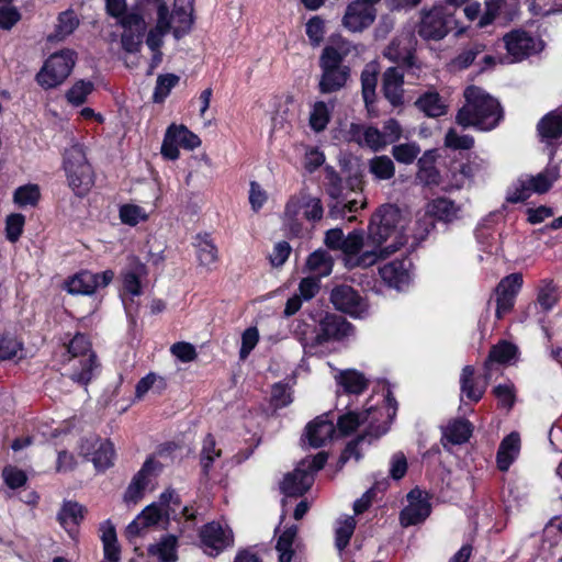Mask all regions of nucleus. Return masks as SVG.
<instances>
[{
  "label": "nucleus",
  "instance_id": "1",
  "mask_svg": "<svg viewBox=\"0 0 562 562\" xmlns=\"http://www.w3.org/2000/svg\"><path fill=\"white\" fill-rule=\"evenodd\" d=\"M518 347L515 344L502 339L491 347L483 362L481 375H475V368L473 366H464L460 374V391L462 395L472 403H479L483 398L494 372L502 373V367L515 360L518 357Z\"/></svg>",
  "mask_w": 562,
  "mask_h": 562
},
{
  "label": "nucleus",
  "instance_id": "2",
  "mask_svg": "<svg viewBox=\"0 0 562 562\" xmlns=\"http://www.w3.org/2000/svg\"><path fill=\"white\" fill-rule=\"evenodd\" d=\"M465 103L456 114V123L463 128L492 131L504 117L499 101L479 86H469L463 93Z\"/></svg>",
  "mask_w": 562,
  "mask_h": 562
},
{
  "label": "nucleus",
  "instance_id": "3",
  "mask_svg": "<svg viewBox=\"0 0 562 562\" xmlns=\"http://www.w3.org/2000/svg\"><path fill=\"white\" fill-rule=\"evenodd\" d=\"M350 52L351 45L348 40L340 34L330 35L329 44L323 48L318 59L321 68L318 91L322 94L338 92L347 86L351 77V68L344 61Z\"/></svg>",
  "mask_w": 562,
  "mask_h": 562
},
{
  "label": "nucleus",
  "instance_id": "4",
  "mask_svg": "<svg viewBox=\"0 0 562 562\" xmlns=\"http://www.w3.org/2000/svg\"><path fill=\"white\" fill-rule=\"evenodd\" d=\"M193 1L175 0L171 12L166 3H160L157 7L156 25L149 30L146 38V45L150 50L160 49L164 44V37L168 32H172L175 38L180 40L191 31L193 24Z\"/></svg>",
  "mask_w": 562,
  "mask_h": 562
},
{
  "label": "nucleus",
  "instance_id": "5",
  "mask_svg": "<svg viewBox=\"0 0 562 562\" xmlns=\"http://www.w3.org/2000/svg\"><path fill=\"white\" fill-rule=\"evenodd\" d=\"M67 353L70 366L69 379L80 385H87L99 368L97 355L88 337L76 334L67 345Z\"/></svg>",
  "mask_w": 562,
  "mask_h": 562
},
{
  "label": "nucleus",
  "instance_id": "6",
  "mask_svg": "<svg viewBox=\"0 0 562 562\" xmlns=\"http://www.w3.org/2000/svg\"><path fill=\"white\" fill-rule=\"evenodd\" d=\"M401 221V211L392 204H383L371 215L368 225L367 246L374 249L391 250L396 246V251L404 245L403 241H394L383 247V244L397 233V226Z\"/></svg>",
  "mask_w": 562,
  "mask_h": 562
},
{
  "label": "nucleus",
  "instance_id": "7",
  "mask_svg": "<svg viewBox=\"0 0 562 562\" xmlns=\"http://www.w3.org/2000/svg\"><path fill=\"white\" fill-rule=\"evenodd\" d=\"M366 245L367 239L364 240V233L362 229H353L344 237L340 250L345 256L346 266L349 269L369 268L375 265L379 260L385 259L396 251V246H393L391 250H378L370 247L371 249L362 251V248Z\"/></svg>",
  "mask_w": 562,
  "mask_h": 562
},
{
  "label": "nucleus",
  "instance_id": "8",
  "mask_svg": "<svg viewBox=\"0 0 562 562\" xmlns=\"http://www.w3.org/2000/svg\"><path fill=\"white\" fill-rule=\"evenodd\" d=\"M64 168L70 188L78 195L86 194L93 184V171L82 145L74 144L66 150Z\"/></svg>",
  "mask_w": 562,
  "mask_h": 562
},
{
  "label": "nucleus",
  "instance_id": "9",
  "mask_svg": "<svg viewBox=\"0 0 562 562\" xmlns=\"http://www.w3.org/2000/svg\"><path fill=\"white\" fill-rule=\"evenodd\" d=\"M384 57L407 75L419 77L423 64L417 56V40L414 34L406 33L394 37L383 52Z\"/></svg>",
  "mask_w": 562,
  "mask_h": 562
},
{
  "label": "nucleus",
  "instance_id": "10",
  "mask_svg": "<svg viewBox=\"0 0 562 562\" xmlns=\"http://www.w3.org/2000/svg\"><path fill=\"white\" fill-rule=\"evenodd\" d=\"M75 63L76 53L71 49L52 54L36 76L38 85L44 89L59 86L70 75Z\"/></svg>",
  "mask_w": 562,
  "mask_h": 562
},
{
  "label": "nucleus",
  "instance_id": "11",
  "mask_svg": "<svg viewBox=\"0 0 562 562\" xmlns=\"http://www.w3.org/2000/svg\"><path fill=\"white\" fill-rule=\"evenodd\" d=\"M452 14L443 5H434L420 11V20L416 26L417 34L424 41H441L451 31Z\"/></svg>",
  "mask_w": 562,
  "mask_h": 562
},
{
  "label": "nucleus",
  "instance_id": "12",
  "mask_svg": "<svg viewBox=\"0 0 562 562\" xmlns=\"http://www.w3.org/2000/svg\"><path fill=\"white\" fill-rule=\"evenodd\" d=\"M353 326L344 316L325 313L318 321V331L304 348L314 349L329 341H340L351 335Z\"/></svg>",
  "mask_w": 562,
  "mask_h": 562
},
{
  "label": "nucleus",
  "instance_id": "13",
  "mask_svg": "<svg viewBox=\"0 0 562 562\" xmlns=\"http://www.w3.org/2000/svg\"><path fill=\"white\" fill-rule=\"evenodd\" d=\"M329 301L335 310L353 318L362 317L368 311V304L359 291L346 283L336 284L331 289Z\"/></svg>",
  "mask_w": 562,
  "mask_h": 562
},
{
  "label": "nucleus",
  "instance_id": "14",
  "mask_svg": "<svg viewBox=\"0 0 562 562\" xmlns=\"http://www.w3.org/2000/svg\"><path fill=\"white\" fill-rule=\"evenodd\" d=\"M503 41L513 61H521L544 48V42L541 38H536L521 29L508 32L504 35Z\"/></svg>",
  "mask_w": 562,
  "mask_h": 562
},
{
  "label": "nucleus",
  "instance_id": "15",
  "mask_svg": "<svg viewBox=\"0 0 562 562\" xmlns=\"http://www.w3.org/2000/svg\"><path fill=\"white\" fill-rule=\"evenodd\" d=\"M200 546L210 557H216L233 544L232 530L220 522L211 521L199 532Z\"/></svg>",
  "mask_w": 562,
  "mask_h": 562
},
{
  "label": "nucleus",
  "instance_id": "16",
  "mask_svg": "<svg viewBox=\"0 0 562 562\" xmlns=\"http://www.w3.org/2000/svg\"><path fill=\"white\" fill-rule=\"evenodd\" d=\"M201 144L200 138L184 125H170L165 134L161 145V154L169 160L179 157V147L194 149Z\"/></svg>",
  "mask_w": 562,
  "mask_h": 562
},
{
  "label": "nucleus",
  "instance_id": "17",
  "mask_svg": "<svg viewBox=\"0 0 562 562\" xmlns=\"http://www.w3.org/2000/svg\"><path fill=\"white\" fill-rule=\"evenodd\" d=\"M524 284L522 274L519 272L510 273L504 277L495 288L496 311L495 316L502 319L512 312L515 306L516 296Z\"/></svg>",
  "mask_w": 562,
  "mask_h": 562
},
{
  "label": "nucleus",
  "instance_id": "18",
  "mask_svg": "<svg viewBox=\"0 0 562 562\" xmlns=\"http://www.w3.org/2000/svg\"><path fill=\"white\" fill-rule=\"evenodd\" d=\"M476 155L471 151H458L446 155L445 166L457 188L463 187L467 180L473 179L477 170Z\"/></svg>",
  "mask_w": 562,
  "mask_h": 562
},
{
  "label": "nucleus",
  "instance_id": "19",
  "mask_svg": "<svg viewBox=\"0 0 562 562\" xmlns=\"http://www.w3.org/2000/svg\"><path fill=\"white\" fill-rule=\"evenodd\" d=\"M408 505L400 513L403 527L416 526L424 522L431 514V505L424 492L418 487L407 494Z\"/></svg>",
  "mask_w": 562,
  "mask_h": 562
},
{
  "label": "nucleus",
  "instance_id": "20",
  "mask_svg": "<svg viewBox=\"0 0 562 562\" xmlns=\"http://www.w3.org/2000/svg\"><path fill=\"white\" fill-rule=\"evenodd\" d=\"M80 453L86 457L92 456L91 461L98 471H104L112 467L115 459L113 443L95 437L82 439Z\"/></svg>",
  "mask_w": 562,
  "mask_h": 562
},
{
  "label": "nucleus",
  "instance_id": "21",
  "mask_svg": "<svg viewBox=\"0 0 562 562\" xmlns=\"http://www.w3.org/2000/svg\"><path fill=\"white\" fill-rule=\"evenodd\" d=\"M114 278L112 270H105L101 273L81 271L75 274L67 282V290L71 294H92L98 288H104L110 284Z\"/></svg>",
  "mask_w": 562,
  "mask_h": 562
},
{
  "label": "nucleus",
  "instance_id": "22",
  "mask_svg": "<svg viewBox=\"0 0 562 562\" xmlns=\"http://www.w3.org/2000/svg\"><path fill=\"white\" fill-rule=\"evenodd\" d=\"M376 13L375 7L353 0L346 8L342 25L351 32H362L373 24Z\"/></svg>",
  "mask_w": 562,
  "mask_h": 562
},
{
  "label": "nucleus",
  "instance_id": "23",
  "mask_svg": "<svg viewBox=\"0 0 562 562\" xmlns=\"http://www.w3.org/2000/svg\"><path fill=\"white\" fill-rule=\"evenodd\" d=\"M413 262L408 256H404L401 259H394L389 263H385L380 268L379 272L381 279L391 288L397 290L408 285L411 281L409 270Z\"/></svg>",
  "mask_w": 562,
  "mask_h": 562
},
{
  "label": "nucleus",
  "instance_id": "24",
  "mask_svg": "<svg viewBox=\"0 0 562 562\" xmlns=\"http://www.w3.org/2000/svg\"><path fill=\"white\" fill-rule=\"evenodd\" d=\"M304 465L305 461H302L292 472L284 475L280 490L285 496H303L313 485L314 477Z\"/></svg>",
  "mask_w": 562,
  "mask_h": 562
},
{
  "label": "nucleus",
  "instance_id": "25",
  "mask_svg": "<svg viewBox=\"0 0 562 562\" xmlns=\"http://www.w3.org/2000/svg\"><path fill=\"white\" fill-rule=\"evenodd\" d=\"M105 5L108 13L117 19L123 29L146 30L144 18L136 11H127L125 0H105Z\"/></svg>",
  "mask_w": 562,
  "mask_h": 562
},
{
  "label": "nucleus",
  "instance_id": "26",
  "mask_svg": "<svg viewBox=\"0 0 562 562\" xmlns=\"http://www.w3.org/2000/svg\"><path fill=\"white\" fill-rule=\"evenodd\" d=\"M157 468L158 464L151 458L144 462L142 469L135 474L124 494V501L126 503L135 504L143 497L149 484V475L153 474Z\"/></svg>",
  "mask_w": 562,
  "mask_h": 562
},
{
  "label": "nucleus",
  "instance_id": "27",
  "mask_svg": "<svg viewBox=\"0 0 562 562\" xmlns=\"http://www.w3.org/2000/svg\"><path fill=\"white\" fill-rule=\"evenodd\" d=\"M520 452V436L513 431L501 441L496 452V467L501 472H507Z\"/></svg>",
  "mask_w": 562,
  "mask_h": 562
},
{
  "label": "nucleus",
  "instance_id": "28",
  "mask_svg": "<svg viewBox=\"0 0 562 562\" xmlns=\"http://www.w3.org/2000/svg\"><path fill=\"white\" fill-rule=\"evenodd\" d=\"M335 432L333 420L328 418V414L317 416L306 426V438L308 445L313 448H321L326 440L331 439Z\"/></svg>",
  "mask_w": 562,
  "mask_h": 562
},
{
  "label": "nucleus",
  "instance_id": "29",
  "mask_svg": "<svg viewBox=\"0 0 562 562\" xmlns=\"http://www.w3.org/2000/svg\"><path fill=\"white\" fill-rule=\"evenodd\" d=\"M164 516L165 513L158 504L148 505L128 524L125 531L126 537L132 539L139 536L144 529L157 525Z\"/></svg>",
  "mask_w": 562,
  "mask_h": 562
},
{
  "label": "nucleus",
  "instance_id": "30",
  "mask_svg": "<svg viewBox=\"0 0 562 562\" xmlns=\"http://www.w3.org/2000/svg\"><path fill=\"white\" fill-rule=\"evenodd\" d=\"M437 158V149H429L417 160L418 170L416 178L424 186H439L441 182L440 171L436 167Z\"/></svg>",
  "mask_w": 562,
  "mask_h": 562
},
{
  "label": "nucleus",
  "instance_id": "31",
  "mask_svg": "<svg viewBox=\"0 0 562 562\" xmlns=\"http://www.w3.org/2000/svg\"><path fill=\"white\" fill-rule=\"evenodd\" d=\"M146 274V266L137 258H131L127 267L122 272L124 292L132 296H139L142 294L140 280Z\"/></svg>",
  "mask_w": 562,
  "mask_h": 562
},
{
  "label": "nucleus",
  "instance_id": "32",
  "mask_svg": "<svg viewBox=\"0 0 562 562\" xmlns=\"http://www.w3.org/2000/svg\"><path fill=\"white\" fill-rule=\"evenodd\" d=\"M460 207L449 198L438 196L427 203L426 214L435 221L451 223L458 217Z\"/></svg>",
  "mask_w": 562,
  "mask_h": 562
},
{
  "label": "nucleus",
  "instance_id": "33",
  "mask_svg": "<svg viewBox=\"0 0 562 562\" xmlns=\"http://www.w3.org/2000/svg\"><path fill=\"white\" fill-rule=\"evenodd\" d=\"M178 538L175 535H165L156 543L148 547V554L159 562H176L178 559Z\"/></svg>",
  "mask_w": 562,
  "mask_h": 562
},
{
  "label": "nucleus",
  "instance_id": "34",
  "mask_svg": "<svg viewBox=\"0 0 562 562\" xmlns=\"http://www.w3.org/2000/svg\"><path fill=\"white\" fill-rule=\"evenodd\" d=\"M85 507L76 502H65L57 515V519L63 528L74 537L76 528L83 519Z\"/></svg>",
  "mask_w": 562,
  "mask_h": 562
},
{
  "label": "nucleus",
  "instance_id": "35",
  "mask_svg": "<svg viewBox=\"0 0 562 562\" xmlns=\"http://www.w3.org/2000/svg\"><path fill=\"white\" fill-rule=\"evenodd\" d=\"M537 132L542 140L560 138L562 136V110L544 114L537 124Z\"/></svg>",
  "mask_w": 562,
  "mask_h": 562
},
{
  "label": "nucleus",
  "instance_id": "36",
  "mask_svg": "<svg viewBox=\"0 0 562 562\" xmlns=\"http://www.w3.org/2000/svg\"><path fill=\"white\" fill-rule=\"evenodd\" d=\"M473 429V424L469 419L454 418L446 426L443 437L452 445H462L472 437Z\"/></svg>",
  "mask_w": 562,
  "mask_h": 562
},
{
  "label": "nucleus",
  "instance_id": "37",
  "mask_svg": "<svg viewBox=\"0 0 562 562\" xmlns=\"http://www.w3.org/2000/svg\"><path fill=\"white\" fill-rule=\"evenodd\" d=\"M560 178V168L558 165H548L544 170L536 176H529L528 182L532 193L543 194L550 191L553 183Z\"/></svg>",
  "mask_w": 562,
  "mask_h": 562
},
{
  "label": "nucleus",
  "instance_id": "38",
  "mask_svg": "<svg viewBox=\"0 0 562 562\" xmlns=\"http://www.w3.org/2000/svg\"><path fill=\"white\" fill-rule=\"evenodd\" d=\"M416 108L428 117H439L446 114V105L437 91H426L415 101Z\"/></svg>",
  "mask_w": 562,
  "mask_h": 562
},
{
  "label": "nucleus",
  "instance_id": "39",
  "mask_svg": "<svg viewBox=\"0 0 562 562\" xmlns=\"http://www.w3.org/2000/svg\"><path fill=\"white\" fill-rule=\"evenodd\" d=\"M337 382L344 387L346 393L356 395L363 393L369 386V381L366 379L364 374L355 369L341 371L337 378Z\"/></svg>",
  "mask_w": 562,
  "mask_h": 562
},
{
  "label": "nucleus",
  "instance_id": "40",
  "mask_svg": "<svg viewBox=\"0 0 562 562\" xmlns=\"http://www.w3.org/2000/svg\"><path fill=\"white\" fill-rule=\"evenodd\" d=\"M334 259L327 250L317 249L310 254L306 268L316 274V278L327 277L331 273Z\"/></svg>",
  "mask_w": 562,
  "mask_h": 562
},
{
  "label": "nucleus",
  "instance_id": "41",
  "mask_svg": "<svg viewBox=\"0 0 562 562\" xmlns=\"http://www.w3.org/2000/svg\"><path fill=\"white\" fill-rule=\"evenodd\" d=\"M376 408L370 407L362 413L348 412L338 417L337 427L341 435L349 436L355 432L358 427L370 418L372 413H375Z\"/></svg>",
  "mask_w": 562,
  "mask_h": 562
},
{
  "label": "nucleus",
  "instance_id": "42",
  "mask_svg": "<svg viewBox=\"0 0 562 562\" xmlns=\"http://www.w3.org/2000/svg\"><path fill=\"white\" fill-rule=\"evenodd\" d=\"M559 302V291L553 280L543 279L537 293V304L543 313L550 312Z\"/></svg>",
  "mask_w": 562,
  "mask_h": 562
},
{
  "label": "nucleus",
  "instance_id": "43",
  "mask_svg": "<svg viewBox=\"0 0 562 562\" xmlns=\"http://www.w3.org/2000/svg\"><path fill=\"white\" fill-rule=\"evenodd\" d=\"M491 393L496 398L498 408L507 412L514 408L517 401V390L512 381L495 385Z\"/></svg>",
  "mask_w": 562,
  "mask_h": 562
},
{
  "label": "nucleus",
  "instance_id": "44",
  "mask_svg": "<svg viewBox=\"0 0 562 562\" xmlns=\"http://www.w3.org/2000/svg\"><path fill=\"white\" fill-rule=\"evenodd\" d=\"M369 171L376 180H390L395 175V165L386 155L374 156L369 160Z\"/></svg>",
  "mask_w": 562,
  "mask_h": 562
},
{
  "label": "nucleus",
  "instance_id": "45",
  "mask_svg": "<svg viewBox=\"0 0 562 562\" xmlns=\"http://www.w3.org/2000/svg\"><path fill=\"white\" fill-rule=\"evenodd\" d=\"M195 247L200 265L211 268L217 260V249L209 235H199Z\"/></svg>",
  "mask_w": 562,
  "mask_h": 562
},
{
  "label": "nucleus",
  "instance_id": "46",
  "mask_svg": "<svg viewBox=\"0 0 562 562\" xmlns=\"http://www.w3.org/2000/svg\"><path fill=\"white\" fill-rule=\"evenodd\" d=\"M474 137L471 135H459L454 128H449L445 135V146L448 154L458 151H470L474 147Z\"/></svg>",
  "mask_w": 562,
  "mask_h": 562
},
{
  "label": "nucleus",
  "instance_id": "47",
  "mask_svg": "<svg viewBox=\"0 0 562 562\" xmlns=\"http://www.w3.org/2000/svg\"><path fill=\"white\" fill-rule=\"evenodd\" d=\"M325 189L331 200H340L345 195V181L331 166L325 167Z\"/></svg>",
  "mask_w": 562,
  "mask_h": 562
},
{
  "label": "nucleus",
  "instance_id": "48",
  "mask_svg": "<svg viewBox=\"0 0 562 562\" xmlns=\"http://www.w3.org/2000/svg\"><path fill=\"white\" fill-rule=\"evenodd\" d=\"M330 121V110L324 101H316L310 114V126L316 132H323Z\"/></svg>",
  "mask_w": 562,
  "mask_h": 562
},
{
  "label": "nucleus",
  "instance_id": "49",
  "mask_svg": "<svg viewBox=\"0 0 562 562\" xmlns=\"http://www.w3.org/2000/svg\"><path fill=\"white\" fill-rule=\"evenodd\" d=\"M357 526V521L352 516H348L342 521H339L338 527L335 529V546L339 551H344L352 538Z\"/></svg>",
  "mask_w": 562,
  "mask_h": 562
},
{
  "label": "nucleus",
  "instance_id": "50",
  "mask_svg": "<svg viewBox=\"0 0 562 562\" xmlns=\"http://www.w3.org/2000/svg\"><path fill=\"white\" fill-rule=\"evenodd\" d=\"M79 25V21L72 11L61 12L58 16L55 33L49 36V40H64L70 35Z\"/></svg>",
  "mask_w": 562,
  "mask_h": 562
},
{
  "label": "nucleus",
  "instance_id": "51",
  "mask_svg": "<svg viewBox=\"0 0 562 562\" xmlns=\"http://www.w3.org/2000/svg\"><path fill=\"white\" fill-rule=\"evenodd\" d=\"M532 194L528 179L518 178L506 191V202L510 204L524 203Z\"/></svg>",
  "mask_w": 562,
  "mask_h": 562
},
{
  "label": "nucleus",
  "instance_id": "52",
  "mask_svg": "<svg viewBox=\"0 0 562 562\" xmlns=\"http://www.w3.org/2000/svg\"><path fill=\"white\" fill-rule=\"evenodd\" d=\"M41 192L37 184H25L14 191V203L20 207L35 206L40 200Z\"/></svg>",
  "mask_w": 562,
  "mask_h": 562
},
{
  "label": "nucleus",
  "instance_id": "53",
  "mask_svg": "<svg viewBox=\"0 0 562 562\" xmlns=\"http://www.w3.org/2000/svg\"><path fill=\"white\" fill-rule=\"evenodd\" d=\"M420 154V146L416 142L394 145L392 155L394 159L404 165L413 164Z\"/></svg>",
  "mask_w": 562,
  "mask_h": 562
},
{
  "label": "nucleus",
  "instance_id": "54",
  "mask_svg": "<svg viewBox=\"0 0 562 562\" xmlns=\"http://www.w3.org/2000/svg\"><path fill=\"white\" fill-rule=\"evenodd\" d=\"M93 87V83L89 80H78L67 91L66 99L70 104L79 106L86 102L88 95L92 92Z\"/></svg>",
  "mask_w": 562,
  "mask_h": 562
},
{
  "label": "nucleus",
  "instance_id": "55",
  "mask_svg": "<svg viewBox=\"0 0 562 562\" xmlns=\"http://www.w3.org/2000/svg\"><path fill=\"white\" fill-rule=\"evenodd\" d=\"M305 33L313 47L319 46L326 33L325 20L319 15L312 16L305 24Z\"/></svg>",
  "mask_w": 562,
  "mask_h": 562
},
{
  "label": "nucleus",
  "instance_id": "56",
  "mask_svg": "<svg viewBox=\"0 0 562 562\" xmlns=\"http://www.w3.org/2000/svg\"><path fill=\"white\" fill-rule=\"evenodd\" d=\"M180 78L173 74L159 75L156 81L153 99L155 102H162L170 93L171 89L176 87Z\"/></svg>",
  "mask_w": 562,
  "mask_h": 562
},
{
  "label": "nucleus",
  "instance_id": "57",
  "mask_svg": "<svg viewBox=\"0 0 562 562\" xmlns=\"http://www.w3.org/2000/svg\"><path fill=\"white\" fill-rule=\"evenodd\" d=\"M165 380L161 376L150 372L137 382L135 387V395L138 400H140L150 389H155L157 393H160L162 390H165Z\"/></svg>",
  "mask_w": 562,
  "mask_h": 562
},
{
  "label": "nucleus",
  "instance_id": "58",
  "mask_svg": "<svg viewBox=\"0 0 562 562\" xmlns=\"http://www.w3.org/2000/svg\"><path fill=\"white\" fill-rule=\"evenodd\" d=\"M221 456V450L215 448V440L212 435H207L204 438L202 450H201V465L204 474H207L212 464L216 458Z\"/></svg>",
  "mask_w": 562,
  "mask_h": 562
},
{
  "label": "nucleus",
  "instance_id": "59",
  "mask_svg": "<svg viewBox=\"0 0 562 562\" xmlns=\"http://www.w3.org/2000/svg\"><path fill=\"white\" fill-rule=\"evenodd\" d=\"M387 145L385 135L375 126H366L363 132L362 147H368L373 151H380Z\"/></svg>",
  "mask_w": 562,
  "mask_h": 562
},
{
  "label": "nucleus",
  "instance_id": "60",
  "mask_svg": "<svg viewBox=\"0 0 562 562\" xmlns=\"http://www.w3.org/2000/svg\"><path fill=\"white\" fill-rule=\"evenodd\" d=\"M22 351V342L12 335L0 337V360H12Z\"/></svg>",
  "mask_w": 562,
  "mask_h": 562
},
{
  "label": "nucleus",
  "instance_id": "61",
  "mask_svg": "<svg viewBox=\"0 0 562 562\" xmlns=\"http://www.w3.org/2000/svg\"><path fill=\"white\" fill-rule=\"evenodd\" d=\"M120 218L128 225H136L147 218L145 210L138 205L125 204L120 209Z\"/></svg>",
  "mask_w": 562,
  "mask_h": 562
},
{
  "label": "nucleus",
  "instance_id": "62",
  "mask_svg": "<svg viewBox=\"0 0 562 562\" xmlns=\"http://www.w3.org/2000/svg\"><path fill=\"white\" fill-rule=\"evenodd\" d=\"M376 75L363 71L361 74V93L367 106L375 101Z\"/></svg>",
  "mask_w": 562,
  "mask_h": 562
},
{
  "label": "nucleus",
  "instance_id": "63",
  "mask_svg": "<svg viewBox=\"0 0 562 562\" xmlns=\"http://www.w3.org/2000/svg\"><path fill=\"white\" fill-rule=\"evenodd\" d=\"M157 504L162 508L167 518L175 516L177 510L180 509L179 496L175 493V491L171 490L164 492L160 495L159 502Z\"/></svg>",
  "mask_w": 562,
  "mask_h": 562
},
{
  "label": "nucleus",
  "instance_id": "64",
  "mask_svg": "<svg viewBox=\"0 0 562 562\" xmlns=\"http://www.w3.org/2000/svg\"><path fill=\"white\" fill-rule=\"evenodd\" d=\"M24 222L25 218L22 214L15 213L8 216L5 223V234L7 238L11 243H14L20 238L23 232Z\"/></svg>",
  "mask_w": 562,
  "mask_h": 562
}]
</instances>
